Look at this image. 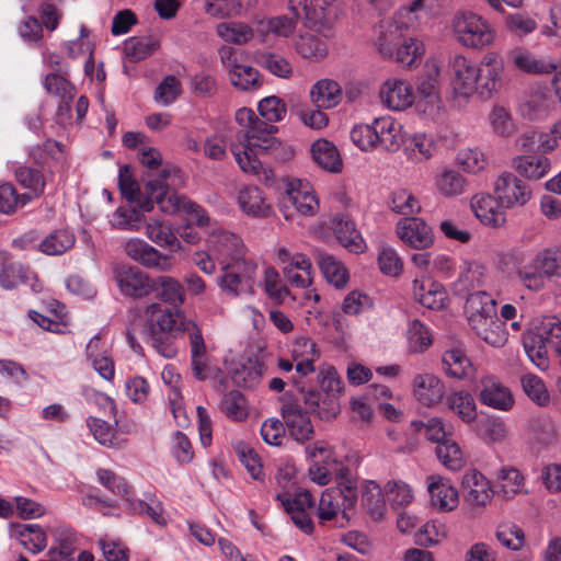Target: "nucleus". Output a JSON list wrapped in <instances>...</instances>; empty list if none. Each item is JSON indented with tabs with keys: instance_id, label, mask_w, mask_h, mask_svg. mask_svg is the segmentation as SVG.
<instances>
[{
	"instance_id": "50",
	"label": "nucleus",
	"mask_w": 561,
	"mask_h": 561,
	"mask_svg": "<svg viewBox=\"0 0 561 561\" xmlns=\"http://www.w3.org/2000/svg\"><path fill=\"white\" fill-rule=\"evenodd\" d=\"M16 181L25 188L33 198L39 197L45 190L46 180L41 170L31 167H20L15 170Z\"/></svg>"
},
{
	"instance_id": "53",
	"label": "nucleus",
	"mask_w": 561,
	"mask_h": 561,
	"mask_svg": "<svg viewBox=\"0 0 561 561\" xmlns=\"http://www.w3.org/2000/svg\"><path fill=\"white\" fill-rule=\"evenodd\" d=\"M147 237L160 247H167L171 251H179L181 244L171 229L159 220L148 222L146 226Z\"/></svg>"
},
{
	"instance_id": "18",
	"label": "nucleus",
	"mask_w": 561,
	"mask_h": 561,
	"mask_svg": "<svg viewBox=\"0 0 561 561\" xmlns=\"http://www.w3.org/2000/svg\"><path fill=\"white\" fill-rule=\"evenodd\" d=\"M461 493L465 503L471 507H483L493 497L489 480L476 469L469 470L462 476Z\"/></svg>"
},
{
	"instance_id": "37",
	"label": "nucleus",
	"mask_w": 561,
	"mask_h": 561,
	"mask_svg": "<svg viewBox=\"0 0 561 561\" xmlns=\"http://www.w3.org/2000/svg\"><path fill=\"white\" fill-rule=\"evenodd\" d=\"M515 171L529 180H539L550 171V161L542 154L520 156L512 161Z\"/></svg>"
},
{
	"instance_id": "38",
	"label": "nucleus",
	"mask_w": 561,
	"mask_h": 561,
	"mask_svg": "<svg viewBox=\"0 0 561 561\" xmlns=\"http://www.w3.org/2000/svg\"><path fill=\"white\" fill-rule=\"evenodd\" d=\"M0 285L4 289H13L28 280L32 274L30 268L19 262L9 260L8 254L0 252Z\"/></svg>"
},
{
	"instance_id": "40",
	"label": "nucleus",
	"mask_w": 561,
	"mask_h": 561,
	"mask_svg": "<svg viewBox=\"0 0 561 561\" xmlns=\"http://www.w3.org/2000/svg\"><path fill=\"white\" fill-rule=\"evenodd\" d=\"M312 102L320 108H331L342 99L341 85L331 79H322L314 83L310 91Z\"/></svg>"
},
{
	"instance_id": "35",
	"label": "nucleus",
	"mask_w": 561,
	"mask_h": 561,
	"mask_svg": "<svg viewBox=\"0 0 561 561\" xmlns=\"http://www.w3.org/2000/svg\"><path fill=\"white\" fill-rule=\"evenodd\" d=\"M319 357L316 343L308 337L297 339L293 347V358L297 360L296 373L307 376L316 370L314 359Z\"/></svg>"
},
{
	"instance_id": "12",
	"label": "nucleus",
	"mask_w": 561,
	"mask_h": 561,
	"mask_svg": "<svg viewBox=\"0 0 561 561\" xmlns=\"http://www.w3.org/2000/svg\"><path fill=\"white\" fill-rule=\"evenodd\" d=\"M493 193L501 208L525 206L531 198L530 187L514 173L502 172L493 184Z\"/></svg>"
},
{
	"instance_id": "64",
	"label": "nucleus",
	"mask_w": 561,
	"mask_h": 561,
	"mask_svg": "<svg viewBox=\"0 0 561 561\" xmlns=\"http://www.w3.org/2000/svg\"><path fill=\"white\" fill-rule=\"evenodd\" d=\"M257 110L263 121L270 124L283 121L287 114L285 102L275 95L261 100Z\"/></svg>"
},
{
	"instance_id": "49",
	"label": "nucleus",
	"mask_w": 561,
	"mask_h": 561,
	"mask_svg": "<svg viewBox=\"0 0 561 561\" xmlns=\"http://www.w3.org/2000/svg\"><path fill=\"white\" fill-rule=\"evenodd\" d=\"M263 364L254 358H249L240 368L232 374L233 382L239 387L254 388L263 376Z\"/></svg>"
},
{
	"instance_id": "32",
	"label": "nucleus",
	"mask_w": 561,
	"mask_h": 561,
	"mask_svg": "<svg viewBox=\"0 0 561 561\" xmlns=\"http://www.w3.org/2000/svg\"><path fill=\"white\" fill-rule=\"evenodd\" d=\"M442 369L447 377L454 379H467L471 377L473 371L470 359L460 348H451L444 352Z\"/></svg>"
},
{
	"instance_id": "22",
	"label": "nucleus",
	"mask_w": 561,
	"mask_h": 561,
	"mask_svg": "<svg viewBox=\"0 0 561 561\" xmlns=\"http://www.w3.org/2000/svg\"><path fill=\"white\" fill-rule=\"evenodd\" d=\"M454 89L461 96H470L478 91L479 70L465 56L456 55L451 62Z\"/></svg>"
},
{
	"instance_id": "21",
	"label": "nucleus",
	"mask_w": 561,
	"mask_h": 561,
	"mask_svg": "<svg viewBox=\"0 0 561 561\" xmlns=\"http://www.w3.org/2000/svg\"><path fill=\"white\" fill-rule=\"evenodd\" d=\"M291 204L304 216H312L319 208L318 199L307 181L294 179L288 182L282 204Z\"/></svg>"
},
{
	"instance_id": "63",
	"label": "nucleus",
	"mask_w": 561,
	"mask_h": 561,
	"mask_svg": "<svg viewBox=\"0 0 561 561\" xmlns=\"http://www.w3.org/2000/svg\"><path fill=\"white\" fill-rule=\"evenodd\" d=\"M548 99L541 92L529 94L519 106L520 114L529 121L543 118L548 113Z\"/></svg>"
},
{
	"instance_id": "57",
	"label": "nucleus",
	"mask_w": 561,
	"mask_h": 561,
	"mask_svg": "<svg viewBox=\"0 0 561 561\" xmlns=\"http://www.w3.org/2000/svg\"><path fill=\"white\" fill-rule=\"evenodd\" d=\"M436 185L440 194L453 197L465 193L467 181L455 170H444L437 178Z\"/></svg>"
},
{
	"instance_id": "58",
	"label": "nucleus",
	"mask_w": 561,
	"mask_h": 561,
	"mask_svg": "<svg viewBox=\"0 0 561 561\" xmlns=\"http://www.w3.org/2000/svg\"><path fill=\"white\" fill-rule=\"evenodd\" d=\"M221 412L233 421H243L248 416L245 399L239 390H232L224 396L220 402Z\"/></svg>"
},
{
	"instance_id": "39",
	"label": "nucleus",
	"mask_w": 561,
	"mask_h": 561,
	"mask_svg": "<svg viewBox=\"0 0 561 561\" xmlns=\"http://www.w3.org/2000/svg\"><path fill=\"white\" fill-rule=\"evenodd\" d=\"M238 203L244 214L253 217H266L271 211V206L256 186H248L241 190L238 195Z\"/></svg>"
},
{
	"instance_id": "6",
	"label": "nucleus",
	"mask_w": 561,
	"mask_h": 561,
	"mask_svg": "<svg viewBox=\"0 0 561 561\" xmlns=\"http://www.w3.org/2000/svg\"><path fill=\"white\" fill-rule=\"evenodd\" d=\"M523 344L528 358L540 370L548 369L550 354L561 348V320L554 316L535 319L524 333Z\"/></svg>"
},
{
	"instance_id": "47",
	"label": "nucleus",
	"mask_w": 561,
	"mask_h": 561,
	"mask_svg": "<svg viewBox=\"0 0 561 561\" xmlns=\"http://www.w3.org/2000/svg\"><path fill=\"white\" fill-rule=\"evenodd\" d=\"M87 425L101 445L116 449L125 446V440L116 437L114 427L106 421L90 416L87 419Z\"/></svg>"
},
{
	"instance_id": "60",
	"label": "nucleus",
	"mask_w": 561,
	"mask_h": 561,
	"mask_svg": "<svg viewBox=\"0 0 561 561\" xmlns=\"http://www.w3.org/2000/svg\"><path fill=\"white\" fill-rule=\"evenodd\" d=\"M424 54V46L415 38L402 37L400 44L394 49V59L397 62L412 67L414 62Z\"/></svg>"
},
{
	"instance_id": "48",
	"label": "nucleus",
	"mask_w": 561,
	"mask_h": 561,
	"mask_svg": "<svg viewBox=\"0 0 561 561\" xmlns=\"http://www.w3.org/2000/svg\"><path fill=\"white\" fill-rule=\"evenodd\" d=\"M145 222V216L136 206H119L113 214L112 228L127 231H137Z\"/></svg>"
},
{
	"instance_id": "62",
	"label": "nucleus",
	"mask_w": 561,
	"mask_h": 561,
	"mask_svg": "<svg viewBox=\"0 0 561 561\" xmlns=\"http://www.w3.org/2000/svg\"><path fill=\"white\" fill-rule=\"evenodd\" d=\"M96 477L99 482L112 493L122 496L126 502L130 500L131 488L123 477L104 468L98 469Z\"/></svg>"
},
{
	"instance_id": "59",
	"label": "nucleus",
	"mask_w": 561,
	"mask_h": 561,
	"mask_svg": "<svg viewBox=\"0 0 561 561\" xmlns=\"http://www.w3.org/2000/svg\"><path fill=\"white\" fill-rule=\"evenodd\" d=\"M407 335L408 348L411 353H423L432 345V335L428 329L419 320L410 323Z\"/></svg>"
},
{
	"instance_id": "45",
	"label": "nucleus",
	"mask_w": 561,
	"mask_h": 561,
	"mask_svg": "<svg viewBox=\"0 0 561 561\" xmlns=\"http://www.w3.org/2000/svg\"><path fill=\"white\" fill-rule=\"evenodd\" d=\"M217 35L225 42L244 45L254 37V31L243 22H221L216 26Z\"/></svg>"
},
{
	"instance_id": "34",
	"label": "nucleus",
	"mask_w": 561,
	"mask_h": 561,
	"mask_svg": "<svg viewBox=\"0 0 561 561\" xmlns=\"http://www.w3.org/2000/svg\"><path fill=\"white\" fill-rule=\"evenodd\" d=\"M500 207L495 195L477 194L471 199V208L484 225L499 226L504 221L503 215L497 210Z\"/></svg>"
},
{
	"instance_id": "36",
	"label": "nucleus",
	"mask_w": 561,
	"mask_h": 561,
	"mask_svg": "<svg viewBox=\"0 0 561 561\" xmlns=\"http://www.w3.org/2000/svg\"><path fill=\"white\" fill-rule=\"evenodd\" d=\"M76 243V236L68 229L50 231L38 244V251L45 255L56 256L69 251Z\"/></svg>"
},
{
	"instance_id": "23",
	"label": "nucleus",
	"mask_w": 561,
	"mask_h": 561,
	"mask_svg": "<svg viewBox=\"0 0 561 561\" xmlns=\"http://www.w3.org/2000/svg\"><path fill=\"white\" fill-rule=\"evenodd\" d=\"M209 242L222 266L247 254L242 239L238 234L226 230L214 232Z\"/></svg>"
},
{
	"instance_id": "4",
	"label": "nucleus",
	"mask_w": 561,
	"mask_h": 561,
	"mask_svg": "<svg viewBox=\"0 0 561 561\" xmlns=\"http://www.w3.org/2000/svg\"><path fill=\"white\" fill-rule=\"evenodd\" d=\"M466 311L472 331L493 347H503L508 340L506 324L497 317L496 304L485 291L468 295Z\"/></svg>"
},
{
	"instance_id": "7",
	"label": "nucleus",
	"mask_w": 561,
	"mask_h": 561,
	"mask_svg": "<svg viewBox=\"0 0 561 561\" xmlns=\"http://www.w3.org/2000/svg\"><path fill=\"white\" fill-rule=\"evenodd\" d=\"M337 484L322 492L317 514L322 523L336 520L340 527H344L357 501V490L356 483L344 476L347 469L341 468Z\"/></svg>"
},
{
	"instance_id": "33",
	"label": "nucleus",
	"mask_w": 561,
	"mask_h": 561,
	"mask_svg": "<svg viewBox=\"0 0 561 561\" xmlns=\"http://www.w3.org/2000/svg\"><path fill=\"white\" fill-rule=\"evenodd\" d=\"M508 58L519 71L530 75L550 73L556 69L554 64L537 58L525 48L513 49Z\"/></svg>"
},
{
	"instance_id": "28",
	"label": "nucleus",
	"mask_w": 561,
	"mask_h": 561,
	"mask_svg": "<svg viewBox=\"0 0 561 561\" xmlns=\"http://www.w3.org/2000/svg\"><path fill=\"white\" fill-rule=\"evenodd\" d=\"M402 25L385 20L376 28L375 46L383 58H393L394 49L403 37Z\"/></svg>"
},
{
	"instance_id": "8",
	"label": "nucleus",
	"mask_w": 561,
	"mask_h": 561,
	"mask_svg": "<svg viewBox=\"0 0 561 561\" xmlns=\"http://www.w3.org/2000/svg\"><path fill=\"white\" fill-rule=\"evenodd\" d=\"M179 176L178 169L162 168L158 178L149 179L145 185L146 197H142L139 193L134 202L137 203L139 211H151L154 203L160 205L162 211L172 213L180 207L179 196L171 193V185H173V179Z\"/></svg>"
},
{
	"instance_id": "15",
	"label": "nucleus",
	"mask_w": 561,
	"mask_h": 561,
	"mask_svg": "<svg viewBox=\"0 0 561 561\" xmlns=\"http://www.w3.org/2000/svg\"><path fill=\"white\" fill-rule=\"evenodd\" d=\"M477 93L481 99H490L503 84L504 60L495 51H489L481 60Z\"/></svg>"
},
{
	"instance_id": "44",
	"label": "nucleus",
	"mask_w": 561,
	"mask_h": 561,
	"mask_svg": "<svg viewBox=\"0 0 561 561\" xmlns=\"http://www.w3.org/2000/svg\"><path fill=\"white\" fill-rule=\"evenodd\" d=\"M127 503L135 514H146L159 526H165L168 524L163 505L154 494H147L145 500H135L130 497Z\"/></svg>"
},
{
	"instance_id": "54",
	"label": "nucleus",
	"mask_w": 561,
	"mask_h": 561,
	"mask_svg": "<svg viewBox=\"0 0 561 561\" xmlns=\"http://www.w3.org/2000/svg\"><path fill=\"white\" fill-rule=\"evenodd\" d=\"M244 0H205L204 12L215 19L233 18L241 14Z\"/></svg>"
},
{
	"instance_id": "55",
	"label": "nucleus",
	"mask_w": 561,
	"mask_h": 561,
	"mask_svg": "<svg viewBox=\"0 0 561 561\" xmlns=\"http://www.w3.org/2000/svg\"><path fill=\"white\" fill-rule=\"evenodd\" d=\"M436 455L443 466L451 471L460 470L465 466L462 451L451 438L436 446Z\"/></svg>"
},
{
	"instance_id": "10",
	"label": "nucleus",
	"mask_w": 561,
	"mask_h": 561,
	"mask_svg": "<svg viewBox=\"0 0 561 561\" xmlns=\"http://www.w3.org/2000/svg\"><path fill=\"white\" fill-rule=\"evenodd\" d=\"M182 334L186 333L190 340L191 366L193 375L198 380H206L213 377L216 369L209 364V355L204 337L197 324L183 314L180 322Z\"/></svg>"
},
{
	"instance_id": "19",
	"label": "nucleus",
	"mask_w": 561,
	"mask_h": 561,
	"mask_svg": "<svg viewBox=\"0 0 561 561\" xmlns=\"http://www.w3.org/2000/svg\"><path fill=\"white\" fill-rule=\"evenodd\" d=\"M413 393L426 408H434L444 402L447 394L445 382L433 374H419L413 379Z\"/></svg>"
},
{
	"instance_id": "51",
	"label": "nucleus",
	"mask_w": 561,
	"mask_h": 561,
	"mask_svg": "<svg viewBox=\"0 0 561 561\" xmlns=\"http://www.w3.org/2000/svg\"><path fill=\"white\" fill-rule=\"evenodd\" d=\"M159 47L152 36L131 37L125 43V53L130 61H140L151 56Z\"/></svg>"
},
{
	"instance_id": "56",
	"label": "nucleus",
	"mask_w": 561,
	"mask_h": 561,
	"mask_svg": "<svg viewBox=\"0 0 561 561\" xmlns=\"http://www.w3.org/2000/svg\"><path fill=\"white\" fill-rule=\"evenodd\" d=\"M44 87L46 91L58 96L66 104L67 112L70 110V102L75 98V87L58 73H48L45 77Z\"/></svg>"
},
{
	"instance_id": "24",
	"label": "nucleus",
	"mask_w": 561,
	"mask_h": 561,
	"mask_svg": "<svg viewBox=\"0 0 561 561\" xmlns=\"http://www.w3.org/2000/svg\"><path fill=\"white\" fill-rule=\"evenodd\" d=\"M379 95L382 103L394 111L405 110L414 101L411 87L405 81L399 79L387 80L382 84Z\"/></svg>"
},
{
	"instance_id": "20",
	"label": "nucleus",
	"mask_w": 561,
	"mask_h": 561,
	"mask_svg": "<svg viewBox=\"0 0 561 561\" xmlns=\"http://www.w3.org/2000/svg\"><path fill=\"white\" fill-rule=\"evenodd\" d=\"M308 412L310 411H304L300 405L293 402H286L282 407V416L289 435L301 444L310 440L314 435Z\"/></svg>"
},
{
	"instance_id": "41",
	"label": "nucleus",
	"mask_w": 561,
	"mask_h": 561,
	"mask_svg": "<svg viewBox=\"0 0 561 561\" xmlns=\"http://www.w3.org/2000/svg\"><path fill=\"white\" fill-rule=\"evenodd\" d=\"M222 271L224 274L218 277L217 284L226 295L238 297L254 294V285L250 283L249 273L242 277L231 268H225V265Z\"/></svg>"
},
{
	"instance_id": "46",
	"label": "nucleus",
	"mask_w": 561,
	"mask_h": 561,
	"mask_svg": "<svg viewBox=\"0 0 561 561\" xmlns=\"http://www.w3.org/2000/svg\"><path fill=\"white\" fill-rule=\"evenodd\" d=\"M294 47L296 53L306 59L319 60L328 54L325 42L311 33L300 34L295 39Z\"/></svg>"
},
{
	"instance_id": "16",
	"label": "nucleus",
	"mask_w": 561,
	"mask_h": 561,
	"mask_svg": "<svg viewBox=\"0 0 561 561\" xmlns=\"http://www.w3.org/2000/svg\"><path fill=\"white\" fill-rule=\"evenodd\" d=\"M396 231L403 243L416 250H425L434 243L432 228L419 217L412 216L400 219Z\"/></svg>"
},
{
	"instance_id": "25",
	"label": "nucleus",
	"mask_w": 561,
	"mask_h": 561,
	"mask_svg": "<svg viewBox=\"0 0 561 561\" xmlns=\"http://www.w3.org/2000/svg\"><path fill=\"white\" fill-rule=\"evenodd\" d=\"M413 296L423 307L432 310L443 309L447 300V293L444 287L431 278H415Z\"/></svg>"
},
{
	"instance_id": "52",
	"label": "nucleus",
	"mask_w": 561,
	"mask_h": 561,
	"mask_svg": "<svg viewBox=\"0 0 561 561\" xmlns=\"http://www.w3.org/2000/svg\"><path fill=\"white\" fill-rule=\"evenodd\" d=\"M32 201L30 193L19 194L11 183L0 184V211L2 214H12L19 207H23Z\"/></svg>"
},
{
	"instance_id": "43",
	"label": "nucleus",
	"mask_w": 561,
	"mask_h": 561,
	"mask_svg": "<svg viewBox=\"0 0 561 561\" xmlns=\"http://www.w3.org/2000/svg\"><path fill=\"white\" fill-rule=\"evenodd\" d=\"M318 265L328 283L336 288H342L348 280V273L345 266L335 256L318 252Z\"/></svg>"
},
{
	"instance_id": "27",
	"label": "nucleus",
	"mask_w": 561,
	"mask_h": 561,
	"mask_svg": "<svg viewBox=\"0 0 561 561\" xmlns=\"http://www.w3.org/2000/svg\"><path fill=\"white\" fill-rule=\"evenodd\" d=\"M428 480L432 504L445 512L456 508L459 503V494L449 480L436 476L430 477Z\"/></svg>"
},
{
	"instance_id": "2",
	"label": "nucleus",
	"mask_w": 561,
	"mask_h": 561,
	"mask_svg": "<svg viewBox=\"0 0 561 561\" xmlns=\"http://www.w3.org/2000/svg\"><path fill=\"white\" fill-rule=\"evenodd\" d=\"M277 131L278 127L262 119L251 129L237 134V141L231 144L230 149L243 172L260 173L257 153H271L279 160H288L294 156L293 149L283 147L275 137Z\"/></svg>"
},
{
	"instance_id": "17",
	"label": "nucleus",
	"mask_w": 561,
	"mask_h": 561,
	"mask_svg": "<svg viewBox=\"0 0 561 561\" xmlns=\"http://www.w3.org/2000/svg\"><path fill=\"white\" fill-rule=\"evenodd\" d=\"M126 254L147 268L169 272L173 267V257L162 254L141 239H130L125 244Z\"/></svg>"
},
{
	"instance_id": "31",
	"label": "nucleus",
	"mask_w": 561,
	"mask_h": 561,
	"mask_svg": "<svg viewBox=\"0 0 561 561\" xmlns=\"http://www.w3.org/2000/svg\"><path fill=\"white\" fill-rule=\"evenodd\" d=\"M444 402L463 423H471L477 419V404L468 390H451L446 394Z\"/></svg>"
},
{
	"instance_id": "1",
	"label": "nucleus",
	"mask_w": 561,
	"mask_h": 561,
	"mask_svg": "<svg viewBox=\"0 0 561 561\" xmlns=\"http://www.w3.org/2000/svg\"><path fill=\"white\" fill-rule=\"evenodd\" d=\"M499 266L533 291L543 289L547 280L561 286V245L542 249L534 256L525 249L513 248L500 253Z\"/></svg>"
},
{
	"instance_id": "13",
	"label": "nucleus",
	"mask_w": 561,
	"mask_h": 561,
	"mask_svg": "<svg viewBox=\"0 0 561 561\" xmlns=\"http://www.w3.org/2000/svg\"><path fill=\"white\" fill-rule=\"evenodd\" d=\"M473 390L482 405L499 411H508L514 405L512 391L494 375L481 376Z\"/></svg>"
},
{
	"instance_id": "3",
	"label": "nucleus",
	"mask_w": 561,
	"mask_h": 561,
	"mask_svg": "<svg viewBox=\"0 0 561 561\" xmlns=\"http://www.w3.org/2000/svg\"><path fill=\"white\" fill-rule=\"evenodd\" d=\"M146 320L140 330V337L150 344L161 356L172 358L178 353L174 340L182 335L181 311L163 309L160 304L151 302L144 309Z\"/></svg>"
},
{
	"instance_id": "42",
	"label": "nucleus",
	"mask_w": 561,
	"mask_h": 561,
	"mask_svg": "<svg viewBox=\"0 0 561 561\" xmlns=\"http://www.w3.org/2000/svg\"><path fill=\"white\" fill-rule=\"evenodd\" d=\"M314 161L324 170L337 173L342 170V159L337 148L325 139L317 140L311 146Z\"/></svg>"
},
{
	"instance_id": "26",
	"label": "nucleus",
	"mask_w": 561,
	"mask_h": 561,
	"mask_svg": "<svg viewBox=\"0 0 561 561\" xmlns=\"http://www.w3.org/2000/svg\"><path fill=\"white\" fill-rule=\"evenodd\" d=\"M332 229L342 247L354 253L364 252L365 241L355 228V224L347 216H335L332 220Z\"/></svg>"
},
{
	"instance_id": "61",
	"label": "nucleus",
	"mask_w": 561,
	"mask_h": 561,
	"mask_svg": "<svg viewBox=\"0 0 561 561\" xmlns=\"http://www.w3.org/2000/svg\"><path fill=\"white\" fill-rule=\"evenodd\" d=\"M417 92L420 94L417 106L422 108L424 113H427L430 115L437 114L440 110L442 101L436 90L434 80L428 79L422 81L417 85Z\"/></svg>"
},
{
	"instance_id": "9",
	"label": "nucleus",
	"mask_w": 561,
	"mask_h": 561,
	"mask_svg": "<svg viewBox=\"0 0 561 561\" xmlns=\"http://www.w3.org/2000/svg\"><path fill=\"white\" fill-rule=\"evenodd\" d=\"M453 30L458 43L468 48L481 49L495 38L492 26L471 11L458 12L453 20Z\"/></svg>"
},
{
	"instance_id": "29",
	"label": "nucleus",
	"mask_w": 561,
	"mask_h": 561,
	"mask_svg": "<svg viewBox=\"0 0 561 561\" xmlns=\"http://www.w3.org/2000/svg\"><path fill=\"white\" fill-rule=\"evenodd\" d=\"M154 286L152 293L160 301L170 305L175 310L185 301V290L183 285L174 277L161 275L153 278Z\"/></svg>"
},
{
	"instance_id": "5",
	"label": "nucleus",
	"mask_w": 561,
	"mask_h": 561,
	"mask_svg": "<svg viewBox=\"0 0 561 561\" xmlns=\"http://www.w3.org/2000/svg\"><path fill=\"white\" fill-rule=\"evenodd\" d=\"M293 382L302 394L304 403L310 413L320 420L330 421L341 411L340 396L343 392V381L333 366H323L318 373L320 390H305L300 380L293 377Z\"/></svg>"
},
{
	"instance_id": "11",
	"label": "nucleus",
	"mask_w": 561,
	"mask_h": 561,
	"mask_svg": "<svg viewBox=\"0 0 561 561\" xmlns=\"http://www.w3.org/2000/svg\"><path fill=\"white\" fill-rule=\"evenodd\" d=\"M335 0H288V9L296 19L305 20V25L317 31L330 26L334 19Z\"/></svg>"
},
{
	"instance_id": "14",
	"label": "nucleus",
	"mask_w": 561,
	"mask_h": 561,
	"mask_svg": "<svg viewBox=\"0 0 561 561\" xmlns=\"http://www.w3.org/2000/svg\"><path fill=\"white\" fill-rule=\"evenodd\" d=\"M114 279L122 295L140 299L152 293L153 278L136 266L127 264L114 268Z\"/></svg>"
},
{
	"instance_id": "30",
	"label": "nucleus",
	"mask_w": 561,
	"mask_h": 561,
	"mask_svg": "<svg viewBox=\"0 0 561 561\" xmlns=\"http://www.w3.org/2000/svg\"><path fill=\"white\" fill-rule=\"evenodd\" d=\"M377 147L393 152L403 141L401 125L390 116L375 118Z\"/></svg>"
}]
</instances>
